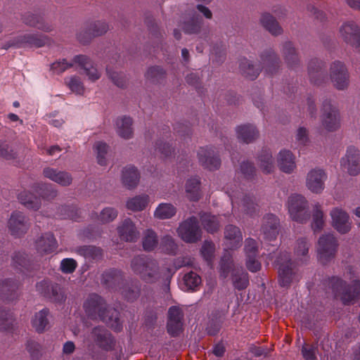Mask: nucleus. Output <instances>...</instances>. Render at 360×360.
<instances>
[{"instance_id": "obj_1", "label": "nucleus", "mask_w": 360, "mask_h": 360, "mask_svg": "<svg viewBox=\"0 0 360 360\" xmlns=\"http://www.w3.org/2000/svg\"><path fill=\"white\" fill-rule=\"evenodd\" d=\"M83 307L86 316L91 320L99 319L116 332L122 329L119 312L115 309H108L105 300L98 294H90L84 302Z\"/></svg>"}, {"instance_id": "obj_2", "label": "nucleus", "mask_w": 360, "mask_h": 360, "mask_svg": "<svg viewBox=\"0 0 360 360\" xmlns=\"http://www.w3.org/2000/svg\"><path fill=\"white\" fill-rule=\"evenodd\" d=\"M131 268L136 275L148 283H155L162 278L158 261L150 256L141 255L134 257L131 261Z\"/></svg>"}, {"instance_id": "obj_3", "label": "nucleus", "mask_w": 360, "mask_h": 360, "mask_svg": "<svg viewBox=\"0 0 360 360\" xmlns=\"http://www.w3.org/2000/svg\"><path fill=\"white\" fill-rule=\"evenodd\" d=\"M326 285L331 289L335 297H339L345 305L354 302L360 295V281L354 280L347 285L342 279L332 276L326 281Z\"/></svg>"}, {"instance_id": "obj_4", "label": "nucleus", "mask_w": 360, "mask_h": 360, "mask_svg": "<svg viewBox=\"0 0 360 360\" xmlns=\"http://www.w3.org/2000/svg\"><path fill=\"white\" fill-rule=\"evenodd\" d=\"M275 264L278 267V282L281 287L288 288L293 281H299L301 278L297 265L291 260L289 252H281Z\"/></svg>"}, {"instance_id": "obj_5", "label": "nucleus", "mask_w": 360, "mask_h": 360, "mask_svg": "<svg viewBox=\"0 0 360 360\" xmlns=\"http://www.w3.org/2000/svg\"><path fill=\"white\" fill-rule=\"evenodd\" d=\"M74 64L78 65L91 81L94 82L101 77V73L94 65L93 61L85 55L75 56L72 63H68L66 59L56 61L51 64V69L54 73L61 74L72 67Z\"/></svg>"}, {"instance_id": "obj_6", "label": "nucleus", "mask_w": 360, "mask_h": 360, "mask_svg": "<svg viewBox=\"0 0 360 360\" xmlns=\"http://www.w3.org/2000/svg\"><path fill=\"white\" fill-rule=\"evenodd\" d=\"M37 291L50 302L62 304H64L67 295L64 288L49 279H44L36 284Z\"/></svg>"}, {"instance_id": "obj_7", "label": "nucleus", "mask_w": 360, "mask_h": 360, "mask_svg": "<svg viewBox=\"0 0 360 360\" xmlns=\"http://www.w3.org/2000/svg\"><path fill=\"white\" fill-rule=\"evenodd\" d=\"M307 200L299 194L291 195L288 200V211L292 220L305 223L310 217Z\"/></svg>"}, {"instance_id": "obj_8", "label": "nucleus", "mask_w": 360, "mask_h": 360, "mask_svg": "<svg viewBox=\"0 0 360 360\" xmlns=\"http://www.w3.org/2000/svg\"><path fill=\"white\" fill-rule=\"evenodd\" d=\"M179 237L187 243H195L200 240L202 231L196 217L192 216L182 221L178 229Z\"/></svg>"}, {"instance_id": "obj_9", "label": "nucleus", "mask_w": 360, "mask_h": 360, "mask_svg": "<svg viewBox=\"0 0 360 360\" xmlns=\"http://www.w3.org/2000/svg\"><path fill=\"white\" fill-rule=\"evenodd\" d=\"M49 41V39L44 34H25L8 41L3 45L2 49L6 50L11 47L40 48L44 46Z\"/></svg>"}, {"instance_id": "obj_10", "label": "nucleus", "mask_w": 360, "mask_h": 360, "mask_svg": "<svg viewBox=\"0 0 360 360\" xmlns=\"http://www.w3.org/2000/svg\"><path fill=\"white\" fill-rule=\"evenodd\" d=\"M338 246L336 238L330 233L321 236L318 241V259L323 264H327L335 256Z\"/></svg>"}, {"instance_id": "obj_11", "label": "nucleus", "mask_w": 360, "mask_h": 360, "mask_svg": "<svg viewBox=\"0 0 360 360\" xmlns=\"http://www.w3.org/2000/svg\"><path fill=\"white\" fill-rule=\"evenodd\" d=\"M234 186L236 187V185ZM226 193L229 196L233 207L235 203H238L239 199H241L244 212L247 214L254 217L259 213L258 205L255 202V199L252 196L244 195L240 188L238 189V188H233L231 186H228Z\"/></svg>"}, {"instance_id": "obj_12", "label": "nucleus", "mask_w": 360, "mask_h": 360, "mask_svg": "<svg viewBox=\"0 0 360 360\" xmlns=\"http://www.w3.org/2000/svg\"><path fill=\"white\" fill-rule=\"evenodd\" d=\"M91 340L95 345L105 352L115 349V340L112 334L103 326H95L90 332Z\"/></svg>"}, {"instance_id": "obj_13", "label": "nucleus", "mask_w": 360, "mask_h": 360, "mask_svg": "<svg viewBox=\"0 0 360 360\" xmlns=\"http://www.w3.org/2000/svg\"><path fill=\"white\" fill-rule=\"evenodd\" d=\"M321 122L323 127L329 131H335L340 126L339 111L328 100L323 102Z\"/></svg>"}, {"instance_id": "obj_14", "label": "nucleus", "mask_w": 360, "mask_h": 360, "mask_svg": "<svg viewBox=\"0 0 360 360\" xmlns=\"http://www.w3.org/2000/svg\"><path fill=\"white\" fill-rule=\"evenodd\" d=\"M29 219L20 211H13L8 221V228L11 234L15 238L23 236L29 230Z\"/></svg>"}, {"instance_id": "obj_15", "label": "nucleus", "mask_w": 360, "mask_h": 360, "mask_svg": "<svg viewBox=\"0 0 360 360\" xmlns=\"http://www.w3.org/2000/svg\"><path fill=\"white\" fill-rule=\"evenodd\" d=\"M108 30V25L106 22L98 20L86 23L83 30L77 33V37L80 43L86 44L93 37L105 34Z\"/></svg>"}, {"instance_id": "obj_16", "label": "nucleus", "mask_w": 360, "mask_h": 360, "mask_svg": "<svg viewBox=\"0 0 360 360\" xmlns=\"http://www.w3.org/2000/svg\"><path fill=\"white\" fill-rule=\"evenodd\" d=\"M340 165L351 176L360 173V151L354 146L347 148L346 154L341 158Z\"/></svg>"}, {"instance_id": "obj_17", "label": "nucleus", "mask_w": 360, "mask_h": 360, "mask_svg": "<svg viewBox=\"0 0 360 360\" xmlns=\"http://www.w3.org/2000/svg\"><path fill=\"white\" fill-rule=\"evenodd\" d=\"M330 77L334 86L338 90H343L347 87L349 75L343 63L336 60L332 63Z\"/></svg>"}, {"instance_id": "obj_18", "label": "nucleus", "mask_w": 360, "mask_h": 360, "mask_svg": "<svg viewBox=\"0 0 360 360\" xmlns=\"http://www.w3.org/2000/svg\"><path fill=\"white\" fill-rule=\"evenodd\" d=\"M13 266L27 276H34L39 269L38 264L30 260L24 252H15L12 257Z\"/></svg>"}, {"instance_id": "obj_19", "label": "nucleus", "mask_w": 360, "mask_h": 360, "mask_svg": "<svg viewBox=\"0 0 360 360\" xmlns=\"http://www.w3.org/2000/svg\"><path fill=\"white\" fill-rule=\"evenodd\" d=\"M332 225L340 234L347 233L352 228V221L349 214L342 208L335 207L330 212Z\"/></svg>"}, {"instance_id": "obj_20", "label": "nucleus", "mask_w": 360, "mask_h": 360, "mask_svg": "<svg viewBox=\"0 0 360 360\" xmlns=\"http://www.w3.org/2000/svg\"><path fill=\"white\" fill-rule=\"evenodd\" d=\"M327 174L323 169L315 168L309 172L306 185L309 190L314 193H320L324 189Z\"/></svg>"}, {"instance_id": "obj_21", "label": "nucleus", "mask_w": 360, "mask_h": 360, "mask_svg": "<svg viewBox=\"0 0 360 360\" xmlns=\"http://www.w3.org/2000/svg\"><path fill=\"white\" fill-rule=\"evenodd\" d=\"M198 156L200 164L210 171L218 169L221 165V159L212 148H200Z\"/></svg>"}, {"instance_id": "obj_22", "label": "nucleus", "mask_w": 360, "mask_h": 360, "mask_svg": "<svg viewBox=\"0 0 360 360\" xmlns=\"http://www.w3.org/2000/svg\"><path fill=\"white\" fill-rule=\"evenodd\" d=\"M279 219L273 214H267L263 217L261 232L264 239L267 241H273L276 239L278 234Z\"/></svg>"}, {"instance_id": "obj_23", "label": "nucleus", "mask_w": 360, "mask_h": 360, "mask_svg": "<svg viewBox=\"0 0 360 360\" xmlns=\"http://www.w3.org/2000/svg\"><path fill=\"white\" fill-rule=\"evenodd\" d=\"M308 73L311 82L316 85L321 84L327 78L326 65L317 58L310 60L308 66Z\"/></svg>"}, {"instance_id": "obj_24", "label": "nucleus", "mask_w": 360, "mask_h": 360, "mask_svg": "<svg viewBox=\"0 0 360 360\" xmlns=\"http://www.w3.org/2000/svg\"><path fill=\"white\" fill-rule=\"evenodd\" d=\"M344 41L355 47H360V27L354 22H345L340 28Z\"/></svg>"}, {"instance_id": "obj_25", "label": "nucleus", "mask_w": 360, "mask_h": 360, "mask_svg": "<svg viewBox=\"0 0 360 360\" xmlns=\"http://www.w3.org/2000/svg\"><path fill=\"white\" fill-rule=\"evenodd\" d=\"M101 282L106 288L118 290L124 282L122 271L117 269H110L102 274Z\"/></svg>"}, {"instance_id": "obj_26", "label": "nucleus", "mask_w": 360, "mask_h": 360, "mask_svg": "<svg viewBox=\"0 0 360 360\" xmlns=\"http://www.w3.org/2000/svg\"><path fill=\"white\" fill-rule=\"evenodd\" d=\"M260 59L266 74L270 76L276 73L280 68L281 60L271 49L264 51L260 55Z\"/></svg>"}, {"instance_id": "obj_27", "label": "nucleus", "mask_w": 360, "mask_h": 360, "mask_svg": "<svg viewBox=\"0 0 360 360\" xmlns=\"http://www.w3.org/2000/svg\"><path fill=\"white\" fill-rule=\"evenodd\" d=\"M34 247L41 255L51 254L57 249L58 243L53 233H45L36 240Z\"/></svg>"}, {"instance_id": "obj_28", "label": "nucleus", "mask_w": 360, "mask_h": 360, "mask_svg": "<svg viewBox=\"0 0 360 360\" xmlns=\"http://www.w3.org/2000/svg\"><path fill=\"white\" fill-rule=\"evenodd\" d=\"M18 283L13 279L6 278L0 281V299L12 302L18 297Z\"/></svg>"}, {"instance_id": "obj_29", "label": "nucleus", "mask_w": 360, "mask_h": 360, "mask_svg": "<svg viewBox=\"0 0 360 360\" xmlns=\"http://www.w3.org/2000/svg\"><path fill=\"white\" fill-rule=\"evenodd\" d=\"M44 177L57 183L62 186H68L72 184L71 174L65 171H60L52 167H45L43 169Z\"/></svg>"}, {"instance_id": "obj_30", "label": "nucleus", "mask_w": 360, "mask_h": 360, "mask_svg": "<svg viewBox=\"0 0 360 360\" xmlns=\"http://www.w3.org/2000/svg\"><path fill=\"white\" fill-rule=\"evenodd\" d=\"M141 285L139 281L131 280L129 282H124L118 290L124 300L134 302L141 295Z\"/></svg>"}, {"instance_id": "obj_31", "label": "nucleus", "mask_w": 360, "mask_h": 360, "mask_svg": "<svg viewBox=\"0 0 360 360\" xmlns=\"http://www.w3.org/2000/svg\"><path fill=\"white\" fill-rule=\"evenodd\" d=\"M22 20L25 25L44 32H50L53 30L52 25L45 22L44 18L39 15L26 13L22 15Z\"/></svg>"}, {"instance_id": "obj_32", "label": "nucleus", "mask_w": 360, "mask_h": 360, "mask_svg": "<svg viewBox=\"0 0 360 360\" xmlns=\"http://www.w3.org/2000/svg\"><path fill=\"white\" fill-rule=\"evenodd\" d=\"M224 235L227 241L226 245L229 249H236L240 246L243 236L238 227L231 224L227 225L225 228Z\"/></svg>"}, {"instance_id": "obj_33", "label": "nucleus", "mask_w": 360, "mask_h": 360, "mask_svg": "<svg viewBox=\"0 0 360 360\" xmlns=\"http://www.w3.org/2000/svg\"><path fill=\"white\" fill-rule=\"evenodd\" d=\"M238 139L245 143L254 141L259 135L257 128L250 124L240 125L236 128Z\"/></svg>"}, {"instance_id": "obj_34", "label": "nucleus", "mask_w": 360, "mask_h": 360, "mask_svg": "<svg viewBox=\"0 0 360 360\" xmlns=\"http://www.w3.org/2000/svg\"><path fill=\"white\" fill-rule=\"evenodd\" d=\"M231 281L236 290H243L249 285V275L243 267L233 268L231 271Z\"/></svg>"}, {"instance_id": "obj_35", "label": "nucleus", "mask_w": 360, "mask_h": 360, "mask_svg": "<svg viewBox=\"0 0 360 360\" xmlns=\"http://www.w3.org/2000/svg\"><path fill=\"white\" fill-rule=\"evenodd\" d=\"M121 239L133 242L137 239L138 232L130 219H126L117 229Z\"/></svg>"}, {"instance_id": "obj_36", "label": "nucleus", "mask_w": 360, "mask_h": 360, "mask_svg": "<svg viewBox=\"0 0 360 360\" xmlns=\"http://www.w3.org/2000/svg\"><path fill=\"white\" fill-rule=\"evenodd\" d=\"M140 179L138 169L131 165L125 167L122 170V181L123 184L128 188H135Z\"/></svg>"}, {"instance_id": "obj_37", "label": "nucleus", "mask_w": 360, "mask_h": 360, "mask_svg": "<svg viewBox=\"0 0 360 360\" xmlns=\"http://www.w3.org/2000/svg\"><path fill=\"white\" fill-rule=\"evenodd\" d=\"M278 165L280 169L290 174L295 168V157L290 150H283L279 153Z\"/></svg>"}, {"instance_id": "obj_38", "label": "nucleus", "mask_w": 360, "mask_h": 360, "mask_svg": "<svg viewBox=\"0 0 360 360\" xmlns=\"http://www.w3.org/2000/svg\"><path fill=\"white\" fill-rule=\"evenodd\" d=\"M54 217L60 219H70L78 221L81 217V211L75 205H64L58 207Z\"/></svg>"}, {"instance_id": "obj_39", "label": "nucleus", "mask_w": 360, "mask_h": 360, "mask_svg": "<svg viewBox=\"0 0 360 360\" xmlns=\"http://www.w3.org/2000/svg\"><path fill=\"white\" fill-rule=\"evenodd\" d=\"M260 22L262 26L268 30L272 35H279L282 33L283 29L275 18L269 13H264L262 15Z\"/></svg>"}, {"instance_id": "obj_40", "label": "nucleus", "mask_w": 360, "mask_h": 360, "mask_svg": "<svg viewBox=\"0 0 360 360\" xmlns=\"http://www.w3.org/2000/svg\"><path fill=\"white\" fill-rule=\"evenodd\" d=\"M132 120L129 117L117 118L116 120L117 132L125 139L131 138L133 134Z\"/></svg>"}, {"instance_id": "obj_41", "label": "nucleus", "mask_w": 360, "mask_h": 360, "mask_svg": "<svg viewBox=\"0 0 360 360\" xmlns=\"http://www.w3.org/2000/svg\"><path fill=\"white\" fill-rule=\"evenodd\" d=\"M186 193L188 198L191 201L196 202L200 198V180L199 178L193 177L187 180Z\"/></svg>"}, {"instance_id": "obj_42", "label": "nucleus", "mask_w": 360, "mask_h": 360, "mask_svg": "<svg viewBox=\"0 0 360 360\" xmlns=\"http://www.w3.org/2000/svg\"><path fill=\"white\" fill-rule=\"evenodd\" d=\"M282 53L289 68H293L299 63L298 54L291 41L283 44Z\"/></svg>"}, {"instance_id": "obj_43", "label": "nucleus", "mask_w": 360, "mask_h": 360, "mask_svg": "<svg viewBox=\"0 0 360 360\" xmlns=\"http://www.w3.org/2000/svg\"><path fill=\"white\" fill-rule=\"evenodd\" d=\"M200 219L203 228L210 233H214L219 230V223L218 218L207 212L200 214Z\"/></svg>"}, {"instance_id": "obj_44", "label": "nucleus", "mask_w": 360, "mask_h": 360, "mask_svg": "<svg viewBox=\"0 0 360 360\" xmlns=\"http://www.w3.org/2000/svg\"><path fill=\"white\" fill-rule=\"evenodd\" d=\"M163 131V136L162 139H160L155 143V150L159 152L164 158L169 157L174 152V148L172 146L165 141V138L168 139L169 136L167 134H169V127H165L162 129Z\"/></svg>"}, {"instance_id": "obj_45", "label": "nucleus", "mask_w": 360, "mask_h": 360, "mask_svg": "<svg viewBox=\"0 0 360 360\" xmlns=\"http://www.w3.org/2000/svg\"><path fill=\"white\" fill-rule=\"evenodd\" d=\"M19 201L27 208L34 210L39 209L41 198L27 191H22L18 195Z\"/></svg>"}, {"instance_id": "obj_46", "label": "nucleus", "mask_w": 360, "mask_h": 360, "mask_svg": "<svg viewBox=\"0 0 360 360\" xmlns=\"http://www.w3.org/2000/svg\"><path fill=\"white\" fill-rule=\"evenodd\" d=\"M32 189L44 199H53L57 195V191L51 184L37 182L33 184Z\"/></svg>"}, {"instance_id": "obj_47", "label": "nucleus", "mask_w": 360, "mask_h": 360, "mask_svg": "<svg viewBox=\"0 0 360 360\" xmlns=\"http://www.w3.org/2000/svg\"><path fill=\"white\" fill-rule=\"evenodd\" d=\"M258 159L260 167L264 173L270 174L274 171V161L269 150H262Z\"/></svg>"}, {"instance_id": "obj_48", "label": "nucleus", "mask_w": 360, "mask_h": 360, "mask_svg": "<svg viewBox=\"0 0 360 360\" xmlns=\"http://www.w3.org/2000/svg\"><path fill=\"white\" fill-rule=\"evenodd\" d=\"M49 314V309L44 308L38 313H36L34 318L32 321V326L38 333L44 331L46 327L49 323L48 316Z\"/></svg>"}, {"instance_id": "obj_49", "label": "nucleus", "mask_w": 360, "mask_h": 360, "mask_svg": "<svg viewBox=\"0 0 360 360\" xmlns=\"http://www.w3.org/2000/svg\"><path fill=\"white\" fill-rule=\"evenodd\" d=\"M117 210L113 207H105L102 210L100 214L94 212L91 214V219L101 224H107L112 221L117 217Z\"/></svg>"}, {"instance_id": "obj_50", "label": "nucleus", "mask_w": 360, "mask_h": 360, "mask_svg": "<svg viewBox=\"0 0 360 360\" xmlns=\"http://www.w3.org/2000/svg\"><path fill=\"white\" fill-rule=\"evenodd\" d=\"M239 66L242 75L251 80L255 79L261 71L260 66L255 68L254 65L247 58L241 60Z\"/></svg>"}, {"instance_id": "obj_51", "label": "nucleus", "mask_w": 360, "mask_h": 360, "mask_svg": "<svg viewBox=\"0 0 360 360\" xmlns=\"http://www.w3.org/2000/svg\"><path fill=\"white\" fill-rule=\"evenodd\" d=\"M76 252L89 259H98L102 256V249L94 245H82L76 249Z\"/></svg>"}, {"instance_id": "obj_52", "label": "nucleus", "mask_w": 360, "mask_h": 360, "mask_svg": "<svg viewBox=\"0 0 360 360\" xmlns=\"http://www.w3.org/2000/svg\"><path fill=\"white\" fill-rule=\"evenodd\" d=\"M324 224V214L321 209V205L316 203L313 210L311 229L314 232H319L323 228Z\"/></svg>"}, {"instance_id": "obj_53", "label": "nucleus", "mask_w": 360, "mask_h": 360, "mask_svg": "<svg viewBox=\"0 0 360 360\" xmlns=\"http://www.w3.org/2000/svg\"><path fill=\"white\" fill-rule=\"evenodd\" d=\"M148 200L147 195H136L127 201V207L131 211H141L147 206Z\"/></svg>"}, {"instance_id": "obj_54", "label": "nucleus", "mask_w": 360, "mask_h": 360, "mask_svg": "<svg viewBox=\"0 0 360 360\" xmlns=\"http://www.w3.org/2000/svg\"><path fill=\"white\" fill-rule=\"evenodd\" d=\"M176 210L174 206L169 203H161L156 208L154 215L160 219L172 218L176 214Z\"/></svg>"}, {"instance_id": "obj_55", "label": "nucleus", "mask_w": 360, "mask_h": 360, "mask_svg": "<svg viewBox=\"0 0 360 360\" xmlns=\"http://www.w3.org/2000/svg\"><path fill=\"white\" fill-rule=\"evenodd\" d=\"M142 245L146 251L150 252L154 250L158 245L156 233L151 229H148L143 237Z\"/></svg>"}, {"instance_id": "obj_56", "label": "nucleus", "mask_w": 360, "mask_h": 360, "mask_svg": "<svg viewBox=\"0 0 360 360\" xmlns=\"http://www.w3.org/2000/svg\"><path fill=\"white\" fill-rule=\"evenodd\" d=\"M202 25V18L198 15L194 14L192 18L184 23L182 29L186 34L198 33Z\"/></svg>"}, {"instance_id": "obj_57", "label": "nucleus", "mask_w": 360, "mask_h": 360, "mask_svg": "<svg viewBox=\"0 0 360 360\" xmlns=\"http://www.w3.org/2000/svg\"><path fill=\"white\" fill-rule=\"evenodd\" d=\"M166 72L160 66H153L150 68L146 74L148 80L153 83H159L165 79Z\"/></svg>"}, {"instance_id": "obj_58", "label": "nucleus", "mask_w": 360, "mask_h": 360, "mask_svg": "<svg viewBox=\"0 0 360 360\" xmlns=\"http://www.w3.org/2000/svg\"><path fill=\"white\" fill-rule=\"evenodd\" d=\"M184 283L188 290H196L201 283L200 276L193 271L186 274L184 276Z\"/></svg>"}, {"instance_id": "obj_59", "label": "nucleus", "mask_w": 360, "mask_h": 360, "mask_svg": "<svg viewBox=\"0 0 360 360\" xmlns=\"http://www.w3.org/2000/svg\"><path fill=\"white\" fill-rule=\"evenodd\" d=\"M13 312L0 307V330H10L13 327Z\"/></svg>"}, {"instance_id": "obj_60", "label": "nucleus", "mask_w": 360, "mask_h": 360, "mask_svg": "<svg viewBox=\"0 0 360 360\" xmlns=\"http://www.w3.org/2000/svg\"><path fill=\"white\" fill-rule=\"evenodd\" d=\"M160 248L167 254L173 255L176 252L177 245L173 238L167 235L161 238Z\"/></svg>"}, {"instance_id": "obj_61", "label": "nucleus", "mask_w": 360, "mask_h": 360, "mask_svg": "<svg viewBox=\"0 0 360 360\" xmlns=\"http://www.w3.org/2000/svg\"><path fill=\"white\" fill-rule=\"evenodd\" d=\"M106 72L109 77L117 86L124 88L126 86L127 81L124 73L113 71L110 65H107Z\"/></svg>"}, {"instance_id": "obj_62", "label": "nucleus", "mask_w": 360, "mask_h": 360, "mask_svg": "<svg viewBox=\"0 0 360 360\" xmlns=\"http://www.w3.org/2000/svg\"><path fill=\"white\" fill-rule=\"evenodd\" d=\"M240 172L246 180H252L256 176V168L250 161H243L240 166Z\"/></svg>"}, {"instance_id": "obj_63", "label": "nucleus", "mask_w": 360, "mask_h": 360, "mask_svg": "<svg viewBox=\"0 0 360 360\" xmlns=\"http://www.w3.org/2000/svg\"><path fill=\"white\" fill-rule=\"evenodd\" d=\"M94 148L97 153V161L98 163L104 166L107 163L105 155L108 153V146L102 141L96 142L94 145Z\"/></svg>"}, {"instance_id": "obj_64", "label": "nucleus", "mask_w": 360, "mask_h": 360, "mask_svg": "<svg viewBox=\"0 0 360 360\" xmlns=\"http://www.w3.org/2000/svg\"><path fill=\"white\" fill-rule=\"evenodd\" d=\"M212 61L217 63H221L225 60L226 47L221 42L220 44L213 46L211 50Z\"/></svg>"}]
</instances>
